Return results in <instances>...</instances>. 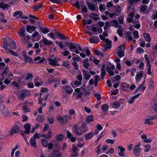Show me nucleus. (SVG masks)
<instances>
[{"label":"nucleus","instance_id":"nucleus-1","mask_svg":"<svg viewBox=\"0 0 157 157\" xmlns=\"http://www.w3.org/2000/svg\"><path fill=\"white\" fill-rule=\"evenodd\" d=\"M21 126L22 125L20 123L16 122L10 131V134L12 135L14 134L18 133L20 132V129Z\"/></svg>","mask_w":157,"mask_h":157},{"label":"nucleus","instance_id":"nucleus-2","mask_svg":"<svg viewBox=\"0 0 157 157\" xmlns=\"http://www.w3.org/2000/svg\"><path fill=\"white\" fill-rule=\"evenodd\" d=\"M71 116L68 114L61 116H59L57 118V120L59 121L62 124H64L69 121L71 120Z\"/></svg>","mask_w":157,"mask_h":157},{"label":"nucleus","instance_id":"nucleus-3","mask_svg":"<svg viewBox=\"0 0 157 157\" xmlns=\"http://www.w3.org/2000/svg\"><path fill=\"white\" fill-rule=\"evenodd\" d=\"M0 111L5 117H8L10 115L8 108L3 104H0Z\"/></svg>","mask_w":157,"mask_h":157},{"label":"nucleus","instance_id":"nucleus-4","mask_svg":"<svg viewBox=\"0 0 157 157\" xmlns=\"http://www.w3.org/2000/svg\"><path fill=\"white\" fill-rule=\"evenodd\" d=\"M125 46L123 45H121L119 46L117 49L118 57L120 58L124 56V50L125 49Z\"/></svg>","mask_w":157,"mask_h":157},{"label":"nucleus","instance_id":"nucleus-5","mask_svg":"<svg viewBox=\"0 0 157 157\" xmlns=\"http://www.w3.org/2000/svg\"><path fill=\"white\" fill-rule=\"evenodd\" d=\"M48 60L49 62L48 63L52 66L55 67L56 66H60V65L58 62V60H60V59H56L54 58V59H52L48 58Z\"/></svg>","mask_w":157,"mask_h":157},{"label":"nucleus","instance_id":"nucleus-6","mask_svg":"<svg viewBox=\"0 0 157 157\" xmlns=\"http://www.w3.org/2000/svg\"><path fill=\"white\" fill-rule=\"evenodd\" d=\"M62 90H63V92H66L68 94H70L73 91V89L69 85L63 86Z\"/></svg>","mask_w":157,"mask_h":157},{"label":"nucleus","instance_id":"nucleus-7","mask_svg":"<svg viewBox=\"0 0 157 157\" xmlns=\"http://www.w3.org/2000/svg\"><path fill=\"white\" fill-rule=\"evenodd\" d=\"M80 129L81 135L87 132L88 131V128L87 127V124L86 123H84L80 127Z\"/></svg>","mask_w":157,"mask_h":157},{"label":"nucleus","instance_id":"nucleus-8","mask_svg":"<svg viewBox=\"0 0 157 157\" xmlns=\"http://www.w3.org/2000/svg\"><path fill=\"white\" fill-rule=\"evenodd\" d=\"M133 152L134 155L136 156H138L140 155V150L139 145H136L134 147Z\"/></svg>","mask_w":157,"mask_h":157},{"label":"nucleus","instance_id":"nucleus-9","mask_svg":"<svg viewBox=\"0 0 157 157\" xmlns=\"http://www.w3.org/2000/svg\"><path fill=\"white\" fill-rule=\"evenodd\" d=\"M80 127H78L77 125H75L72 128V131L77 136L81 135Z\"/></svg>","mask_w":157,"mask_h":157},{"label":"nucleus","instance_id":"nucleus-10","mask_svg":"<svg viewBox=\"0 0 157 157\" xmlns=\"http://www.w3.org/2000/svg\"><path fill=\"white\" fill-rule=\"evenodd\" d=\"M77 149V147L75 145L73 144L72 147V153L70 155L71 157H76L78 155V152H76Z\"/></svg>","mask_w":157,"mask_h":157},{"label":"nucleus","instance_id":"nucleus-11","mask_svg":"<svg viewBox=\"0 0 157 157\" xmlns=\"http://www.w3.org/2000/svg\"><path fill=\"white\" fill-rule=\"evenodd\" d=\"M98 37L94 36L89 39V41L92 43H97L99 41Z\"/></svg>","mask_w":157,"mask_h":157},{"label":"nucleus","instance_id":"nucleus-12","mask_svg":"<svg viewBox=\"0 0 157 157\" xmlns=\"http://www.w3.org/2000/svg\"><path fill=\"white\" fill-rule=\"evenodd\" d=\"M9 71V69L8 66H6V67L4 71L2 72V74L1 76L2 77V78L1 80V81H2L5 79L6 75L8 72Z\"/></svg>","mask_w":157,"mask_h":157},{"label":"nucleus","instance_id":"nucleus-13","mask_svg":"<svg viewBox=\"0 0 157 157\" xmlns=\"http://www.w3.org/2000/svg\"><path fill=\"white\" fill-rule=\"evenodd\" d=\"M41 41H42L44 45L47 46H50L53 43V42L50 40H49L46 38L44 37L41 40Z\"/></svg>","mask_w":157,"mask_h":157},{"label":"nucleus","instance_id":"nucleus-14","mask_svg":"<svg viewBox=\"0 0 157 157\" xmlns=\"http://www.w3.org/2000/svg\"><path fill=\"white\" fill-rule=\"evenodd\" d=\"M67 138L71 140L72 142H74L76 140L75 138L73 137V134L70 132L69 131L67 132Z\"/></svg>","mask_w":157,"mask_h":157},{"label":"nucleus","instance_id":"nucleus-15","mask_svg":"<svg viewBox=\"0 0 157 157\" xmlns=\"http://www.w3.org/2000/svg\"><path fill=\"white\" fill-rule=\"evenodd\" d=\"M24 128L25 129V133L26 134H29L30 132V124H25L24 126Z\"/></svg>","mask_w":157,"mask_h":157},{"label":"nucleus","instance_id":"nucleus-16","mask_svg":"<svg viewBox=\"0 0 157 157\" xmlns=\"http://www.w3.org/2000/svg\"><path fill=\"white\" fill-rule=\"evenodd\" d=\"M89 17L91 18L94 19V21H97L100 18L98 15L93 13L90 14Z\"/></svg>","mask_w":157,"mask_h":157},{"label":"nucleus","instance_id":"nucleus-17","mask_svg":"<svg viewBox=\"0 0 157 157\" xmlns=\"http://www.w3.org/2000/svg\"><path fill=\"white\" fill-rule=\"evenodd\" d=\"M52 157H61V154L58 151H54L51 153Z\"/></svg>","mask_w":157,"mask_h":157},{"label":"nucleus","instance_id":"nucleus-18","mask_svg":"<svg viewBox=\"0 0 157 157\" xmlns=\"http://www.w3.org/2000/svg\"><path fill=\"white\" fill-rule=\"evenodd\" d=\"M94 133L93 132L88 133L85 135V138L86 140H88L89 139L93 137L94 136Z\"/></svg>","mask_w":157,"mask_h":157},{"label":"nucleus","instance_id":"nucleus-19","mask_svg":"<svg viewBox=\"0 0 157 157\" xmlns=\"http://www.w3.org/2000/svg\"><path fill=\"white\" fill-rule=\"evenodd\" d=\"M83 75L84 79L87 80H88L91 76L90 74H89V73L85 70H83Z\"/></svg>","mask_w":157,"mask_h":157},{"label":"nucleus","instance_id":"nucleus-20","mask_svg":"<svg viewBox=\"0 0 157 157\" xmlns=\"http://www.w3.org/2000/svg\"><path fill=\"white\" fill-rule=\"evenodd\" d=\"M76 43H74L72 42H69L67 43V47L71 50V52H72L71 50L73 49H75Z\"/></svg>","mask_w":157,"mask_h":157},{"label":"nucleus","instance_id":"nucleus-21","mask_svg":"<svg viewBox=\"0 0 157 157\" xmlns=\"http://www.w3.org/2000/svg\"><path fill=\"white\" fill-rule=\"evenodd\" d=\"M52 132L51 130H49L48 131L47 134H42L41 135V136L42 137H44L47 139H49L52 137Z\"/></svg>","mask_w":157,"mask_h":157},{"label":"nucleus","instance_id":"nucleus-22","mask_svg":"<svg viewBox=\"0 0 157 157\" xmlns=\"http://www.w3.org/2000/svg\"><path fill=\"white\" fill-rule=\"evenodd\" d=\"M143 76V71H140V73H137L135 77L136 80L137 82L140 80Z\"/></svg>","mask_w":157,"mask_h":157},{"label":"nucleus","instance_id":"nucleus-23","mask_svg":"<svg viewBox=\"0 0 157 157\" xmlns=\"http://www.w3.org/2000/svg\"><path fill=\"white\" fill-rule=\"evenodd\" d=\"M105 65L103 64L101 67V78L102 79H103L104 78L105 75L106 74L105 71Z\"/></svg>","mask_w":157,"mask_h":157},{"label":"nucleus","instance_id":"nucleus-24","mask_svg":"<svg viewBox=\"0 0 157 157\" xmlns=\"http://www.w3.org/2000/svg\"><path fill=\"white\" fill-rule=\"evenodd\" d=\"M121 88L124 91H127L129 87V85L127 83H123L121 84Z\"/></svg>","mask_w":157,"mask_h":157},{"label":"nucleus","instance_id":"nucleus-25","mask_svg":"<svg viewBox=\"0 0 157 157\" xmlns=\"http://www.w3.org/2000/svg\"><path fill=\"white\" fill-rule=\"evenodd\" d=\"M75 91L78 93V94H77V98H81L82 95H83L82 92V91L80 90V89L79 88H76L75 89Z\"/></svg>","mask_w":157,"mask_h":157},{"label":"nucleus","instance_id":"nucleus-26","mask_svg":"<svg viewBox=\"0 0 157 157\" xmlns=\"http://www.w3.org/2000/svg\"><path fill=\"white\" fill-rule=\"evenodd\" d=\"M30 144L31 146L34 148L36 147L37 146L36 141L34 138H31L30 140Z\"/></svg>","mask_w":157,"mask_h":157},{"label":"nucleus","instance_id":"nucleus-27","mask_svg":"<svg viewBox=\"0 0 157 157\" xmlns=\"http://www.w3.org/2000/svg\"><path fill=\"white\" fill-rule=\"evenodd\" d=\"M86 4L88 7L89 9L90 10L95 11L96 10V7L94 5L91 3L90 2H87Z\"/></svg>","mask_w":157,"mask_h":157},{"label":"nucleus","instance_id":"nucleus-28","mask_svg":"<svg viewBox=\"0 0 157 157\" xmlns=\"http://www.w3.org/2000/svg\"><path fill=\"white\" fill-rule=\"evenodd\" d=\"M131 34V32L130 31L127 32L125 33L126 38L128 39V41L132 40V37Z\"/></svg>","mask_w":157,"mask_h":157},{"label":"nucleus","instance_id":"nucleus-29","mask_svg":"<svg viewBox=\"0 0 157 157\" xmlns=\"http://www.w3.org/2000/svg\"><path fill=\"white\" fill-rule=\"evenodd\" d=\"M120 103L119 102H114L112 105V107L114 109H118L120 107Z\"/></svg>","mask_w":157,"mask_h":157},{"label":"nucleus","instance_id":"nucleus-30","mask_svg":"<svg viewBox=\"0 0 157 157\" xmlns=\"http://www.w3.org/2000/svg\"><path fill=\"white\" fill-rule=\"evenodd\" d=\"M143 35L147 42H151V39L150 35L148 33H144Z\"/></svg>","mask_w":157,"mask_h":157},{"label":"nucleus","instance_id":"nucleus-31","mask_svg":"<svg viewBox=\"0 0 157 157\" xmlns=\"http://www.w3.org/2000/svg\"><path fill=\"white\" fill-rule=\"evenodd\" d=\"M25 28H21L19 30V34L21 36L22 38H24L25 36Z\"/></svg>","mask_w":157,"mask_h":157},{"label":"nucleus","instance_id":"nucleus-32","mask_svg":"<svg viewBox=\"0 0 157 157\" xmlns=\"http://www.w3.org/2000/svg\"><path fill=\"white\" fill-rule=\"evenodd\" d=\"M41 82V79L38 77H36L34 80L35 85L36 86H39L40 85V82Z\"/></svg>","mask_w":157,"mask_h":157},{"label":"nucleus","instance_id":"nucleus-33","mask_svg":"<svg viewBox=\"0 0 157 157\" xmlns=\"http://www.w3.org/2000/svg\"><path fill=\"white\" fill-rule=\"evenodd\" d=\"M55 34L59 38H60L61 39L63 40L67 39L66 38L64 35H62L61 33H59L58 31H56L55 33Z\"/></svg>","mask_w":157,"mask_h":157},{"label":"nucleus","instance_id":"nucleus-34","mask_svg":"<svg viewBox=\"0 0 157 157\" xmlns=\"http://www.w3.org/2000/svg\"><path fill=\"white\" fill-rule=\"evenodd\" d=\"M41 143L42 145L45 147H47L48 146V140L44 138H43L41 140Z\"/></svg>","mask_w":157,"mask_h":157},{"label":"nucleus","instance_id":"nucleus-35","mask_svg":"<svg viewBox=\"0 0 157 157\" xmlns=\"http://www.w3.org/2000/svg\"><path fill=\"white\" fill-rule=\"evenodd\" d=\"M118 148L120 150V151L118 154L119 155L122 156H124V152L125 151V149L124 147L120 146H118Z\"/></svg>","mask_w":157,"mask_h":157},{"label":"nucleus","instance_id":"nucleus-36","mask_svg":"<svg viewBox=\"0 0 157 157\" xmlns=\"http://www.w3.org/2000/svg\"><path fill=\"white\" fill-rule=\"evenodd\" d=\"M144 124H147L148 125H153L154 124V123L153 122L152 120L151 121L149 117L145 120V121L144 122Z\"/></svg>","mask_w":157,"mask_h":157},{"label":"nucleus","instance_id":"nucleus-37","mask_svg":"<svg viewBox=\"0 0 157 157\" xmlns=\"http://www.w3.org/2000/svg\"><path fill=\"white\" fill-rule=\"evenodd\" d=\"M93 117L94 116L92 115L88 116L86 119V122L88 123H89L90 122L93 121H94Z\"/></svg>","mask_w":157,"mask_h":157},{"label":"nucleus","instance_id":"nucleus-38","mask_svg":"<svg viewBox=\"0 0 157 157\" xmlns=\"http://www.w3.org/2000/svg\"><path fill=\"white\" fill-rule=\"evenodd\" d=\"M56 139L58 141H61L63 139V135L62 134H58L56 135Z\"/></svg>","mask_w":157,"mask_h":157},{"label":"nucleus","instance_id":"nucleus-39","mask_svg":"<svg viewBox=\"0 0 157 157\" xmlns=\"http://www.w3.org/2000/svg\"><path fill=\"white\" fill-rule=\"evenodd\" d=\"M21 91L24 94L25 96H29L31 95V92L29 90L27 89H23L21 90Z\"/></svg>","mask_w":157,"mask_h":157},{"label":"nucleus","instance_id":"nucleus-40","mask_svg":"<svg viewBox=\"0 0 157 157\" xmlns=\"http://www.w3.org/2000/svg\"><path fill=\"white\" fill-rule=\"evenodd\" d=\"M9 41L11 42V43L9 44L11 48L13 49L15 48L16 46L14 41L11 38H9Z\"/></svg>","mask_w":157,"mask_h":157},{"label":"nucleus","instance_id":"nucleus-41","mask_svg":"<svg viewBox=\"0 0 157 157\" xmlns=\"http://www.w3.org/2000/svg\"><path fill=\"white\" fill-rule=\"evenodd\" d=\"M36 120L39 122H42L44 121V118L42 116H38L36 118Z\"/></svg>","mask_w":157,"mask_h":157},{"label":"nucleus","instance_id":"nucleus-42","mask_svg":"<svg viewBox=\"0 0 157 157\" xmlns=\"http://www.w3.org/2000/svg\"><path fill=\"white\" fill-rule=\"evenodd\" d=\"M33 77V75L32 74L28 73L27 74V76L25 78V80H29L30 79L31 80H32Z\"/></svg>","mask_w":157,"mask_h":157},{"label":"nucleus","instance_id":"nucleus-43","mask_svg":"<svg viewBox=\"0 0 157 157\" xmlns=\"http://www.w3.org/2000/svg\"><path fill=\"white\" fill-rule=\"evenodd\" d=\"M105 42L106 44V45L107 46V47L108 48H109L111 47V41L109 40L108 39L106 38L105 40Z\"/></svg>","mask_w":157,"mask_h":157},{"label":"nucleus","instance_id":"nucleus-44","mask_svg":"<svg viewBox=\"0 0 157 157\" xmlns=\"http://www.w3.org/2000/svg\"><path fill=\"white\" fill-rule=\"evenodd\" d=\"M9 6L8 5L7 3L4 4L2 2L0 3V8L5 10Z\"/></svg>","mask_w":157,"mask_h":157},{"label":"nucleus","instance_id":"nucleus-45","mask_svg":"<svg viewBox=\"0 0 157 157\" xmlns=\"http://www.w3.org/2000/svg\"><path fill=\"white\" fill-rule=\"evenodd\" d=\"M124 19V16L122 15L118 17V20L119 23L120 24H123L124 23L123 20Z\"/></svg>","mask_w":157,"mask_h":157},{"label":"nucleus","instance_id":"nucleus-46","mask_svg":"<svg viewBox=\"0 0 157 157\" xmlns=\"http://www.w3.org/2000/svg\"><path fill=\"white\" fill-rule=\"evenodd\" d=\"M56 141L54 140L52 141L51 143H48V149H52L53 147V143H54L55 142H56Z\"/></svg>","mask_w":157,"mask_h":157},{"label":"nucleus","instance_id":"nucleus-47","mask_svg":"<svg viewBox=\"0 0 157 157\" xmlns=\"http://www.w3.org/2000/svg\"><path fill=\"white\" fill-rule=\"evenodd\" d=\"M30 38V37L29 36H26V37L25 38H22L21 39V41L22 42V43L25 45V42L26 41L29 40V39Z\"/></svg>","mask_w":157,"mask_h":157},{"label":"nucleus","instance_id":"nucleus-48","mask_svg":"<svg viewBox=\"0 0 157 157\" xmlns=\"http://www.w3.org/2000/svg\"><path fill=\"white\" fill-rule=\"evenodd\" d=\"M39 28L42 32L44 34H46L49 32L47 28H43L42 27L40 26H39Z\"/></svg>","mask_w":157,"mask_h":157},{"label":"nucleus","instance_id":"nucleus-49","mask_svg":"<svg viewBox=\"0 0 157 157\" xmlns=\"http://www.w3.org/2000/svg\"><path fill=\"white\" fill-rule=\"evenodd\" d=\"M94 52L95 53V54H96L97 55L101 57L103 56V54L102 52H100L98 50H94Z\"/></svg>","mask_w":157,"mask_h":157},{"label":"nucleus","instance_id":"nucleus-50","mask_svg":"<svg viewBox=\"0 0 157 157\" xmlns=\"http://www.w3.org/2000/svg\"><path fill=\"white\" fill-rule=\"evenodd\" d=\"M151 148V146L149 144H146L144 146V151L145 152L149 151Z\"/></svg>","mask_w":157,"mask_h":157},{"label":"nucleus","instance_id":"nucleus-51","mask_svg":"<svg viewBox=\"0 0 157 157\" xmlns=\"http://www.w3.org/2000/svg\"><path fill=\"white\" fill-rule=\"evenodd\" d=\"M25 95L21 90L20 95L19 97H18V98L19 99L21 100V101H23L25 98Z\"/></svg>","mask_w":157,"mask_h":157},{"label":"nucleus","instance_id":"nucleus-52","mask_svg":"<svg viewBox=\"0 0 157 157\" xmlns=\"http://www.w3.org/2000/svg\"><path fill=\"white\" fill-rule=\"evenodd\" d=\"M133 35L136 39H137L139 37V33L137 31H134L133 32Z\"/></svg>","mask_w":157,"mask_h":157},{"label":"nucleus","instance_id":"nucleus-53","mask_svg":"<svg viewBox=\"0 0 157 157\" xmlns=\"http://www.w3.org/2000/svg\"><path fill=\"white\" fill-rule=\"evenodd\" d=\"M22 14H23V12L21 11H18L14 12L13 14V16L15 17L17 15H18L20 16H21Z\"/></svg>","mask_w":157,"mask_h":157},{"label":"nucleus","instance_id":"nucleus-54","mask_svg":"<svg viewBox=\"0 0 157 157\" xmlns=\"http://www.w3.org/2000/svg\"><path fill=\"white\" fill-rule=\"evenodd\" d=\"M112 22V25L113 26L116 28L118 27V25H119L118 23L117 20H113Z\"/></svg>","mask_w":157,"mask_h":157},{"label":"nucleus","instance_id":"nucleus-55","mask_svg":"<svg viewBox=\"0 0 157 157\" xmlns=\"http://www.w3.org/2000/svg\"><path fill=\"white\" fill-rule=\"evenodd\" d=\"M110 28V24L108 21L105 22V25L104 27V30H108Z\"/></svg>","mask_w":157,"mask_h":157},{"label":"nucleus","instance_id":"nucleus-56","mask_svg":"<svg viewBox=\"0 0 157 157\" xmlns=\"http://www.w3.org/2000/svg\"><path fill=\"white\" fill-rule=\"evenodd\" d=\"M99 9L101 11H103L106 10L105 5L104 4H102L99 6Z\"/></svg>","mask_w":157,"mask_h":157},{"label":"nucleus","instance_id":"nucleus-57","mask_svg":"<svg viewBox=\"0 0 157 157\" xmlns=\"http://www.w3.org/2000/svg\"><path fill=\"white\" fill-rule=\"evenodd\" d=\"M108 106L107 105L104 104L102 105L101 109L102 110L104 111H106L108 109Z\"/></svg>","mask_w":157,"mask_h":157},{"label":"nucleus","instance_id":"nucleus-58","mask_svg":"<svg viewBox=\"0 0 157 157\" xmlns=\"http://www.w3.org/2000/svg\"><path fill=\"white\" fill-rule=\"evenodd\" d=\"M147 8V5H143L141 7L140 11L142 12H144Z\"/></svg>","mask_w":157,"mask_h":157},{"label":"nucleus","instance_id":"nucleus-59","mask_svg":"<svg viewBox=\"0 0 157 157\" xmlns=\"http://www.w3.org/2000/svg\"><path fill=\"white\" fill-rule=\"evenodd\" d=\"M23 110L24 113H26L27 112H29L30 111V109L28 108L26 106H24L23 108Z\"/></svg>","mask_w":157,"mask_h":157},{"label":"nucleus","instance_id":"nucleus-60","mask_svg":"<svg viewBox=\"0 0 157 157\" xmlns=\"http://www.w3.org/2000/svg\"><path fill=\"white\" fill-rule=\"evenodd\" d=\"M144 50L141 47H139L136 49V52L137 53H142L144 52Z\"/></svg>","mask_w":157,"mask_h":157},{"label":"nucleus","instance_id":"nucleus-61","mask_svg":"<svg viewBox=\"0 0 157 157\" xmlns=\"http://www.w3.org/2000/svg\"><path fill=\"white\" fill-rule=\"evenodd\" d=\"M9 53L10 54L14 56H18V53L16 52H15L13 51L10 50V49L9 50Z\"/></svg>","mask_w":157,"mask_h":157},{"label":"nucleus","instance_id":"nucleus-62","mask_svg":"<svg viewBox=\"0 0 157 157\" xmlns=\"http://www.w3.org/2000/svg\"><path fill=\"white\" fill-rule=\"evenodd\" d=\"M154 83L153 81L151 80L149 82V87L150 89H153L154 88Z\"/></svg>","mask_w":157,"mask_h":157},{"label":"nucleus","instance_id":"nucleus-63","mask_svg":"<svg viewBox=\"0 0 157 157\" xmlns=\"http://www.w3.org/2000/svg\"><path fill=\"white\" fill-rule=\"evenodd\" d=\"M126 22L129 23H132L133 24L135 23V22L133 21V19L129 17L127 18Z\"/></svg>","mask_w":157,"mask_h":157},{"label":"nucleus","instance_id":"nucleus-64","mask_svg":"<svg viewBox=\"0 0 157 157\" xmlns=\"http://www.w3.org/2000/svg\"><path fill=\"white\" fill-rule=\"evenodd\" d=\"M24 59L25 61L28 62L29 63H31L33 62V59L31 58L30 57L27 56L26 58H25Z\"/></svg>","mask_w":157,"mask_h":157}]
</instances>
